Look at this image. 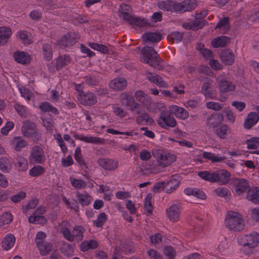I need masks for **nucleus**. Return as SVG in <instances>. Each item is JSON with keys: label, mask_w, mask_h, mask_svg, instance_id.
<instances>
[{"label": "nucleus", "mask_w": 259, "mask_h": 259, "mask_svg": "<svg viewBox=\"0 0 259 259\" xmlns=\"http://www.w3.org/2000/svg\"><path fill=\"white\" fill-rule=\"evenodd\" d=\"M238 244L241 246L240 251L249 256L255 252V248L259 244V234L256 232L239 236L237 237Z\"/></svg>", "instance_id": "nucleus-1"}, {"label": "nucleus", "mask_w": 259, "mask_h": 259, "mask_svg": "<svg viewBox=\"0 0 259 259\" xmlns=\"http://www.w3.org/2000/svg\"><path fill=\"white\" fill-rule=\"evenodd\" d=\"M198 176L210 182H217L221 185H225L229 182L231 175L228 171L221 169L211 172L200 171L198 173Z\"/></svg>", "instance_id": "nucleus-2"}, {"label": "nucleus", "mask_w": 259, "mask_h": 259, "mask_svg": "<svg viewBox=\"0 0 259 259\" xmlns=\"http://www.w3.org/2000/svg\"><path fill=\"white\" fill-rule=\"evenodd\" d=\"M141 61L154 68L159 70L162 69L158 54L154 49L151 47L146 46L142 49Z\"/></svg>", "instance_id": "nucleus-3"}, {"label": "nucleus", "mask_w": 259, "mask_h": 259, "mask_svg": "<svg viewBox=\"0 0 259 259\" xmlns=\"http://www.w3.org/2000/svg\"><path fill=\"white\" fill-rule=\"evenodd\" d=\"M152 154L158 164L162 167L170 165L177 160L175 154L162 149H155L152 150Z\"/></svg>", "instance_id": "nucleus-4"}, {"label": "nucleus", "mask_w": 259, "mask_h": 259, "mask_svg": "<svg viewBox=\"0 0 259 259\" xmlns=\"http://www.w3.org/2000/svg\"><path fill=\"white\" fill-rule=\"evenodd\" d=\"M225 223L227 228L234 231H241L245 226L241 215L236 211H230L227 213Z\"/></svg>", "instance_id": "nucleus-5"}, {"label": "nucleus", "mask_w": 259, "mask_h": 259, "mask_svg": "<svg viewBox=\"0 0 259 259\" xmlns=\"http://www.w3.org/2000/svg\"><path fill=\"white\" fill-rule=\"evenodd\" d=\"M85 231V228L80 225H76L74 227L71 232L67 227H62L61 229V232L64 237L69 241L72 242L75 240L80 241L83 237V233Z\"/></svg>", "instance_id": "nucleus-6"}, {"label": "nucleus", "mask_w": 259, "mask_h": 259, "mask_svg": "<svg viewBox=\"0 0 259 259\" xmlns=\"http://www.w3.org/2000/svg\"><path fill=\"white\" fill-rule=\"evenodd\" d=\"M157 122L161 127L165 129L168 127H174L177 125L176 119L171 117L166 110H162L160 112Z\"/></svg>", "instance_id": "nucleus-7"}, {"label": "nucleus", "mask_w": 259, "mask_h": 259, "mask_svg": "<svg viewBox=\"0 0 259 259\" xmlns=\"http://www.w3.org/2000/svg\"><path fill=\"white\" fill-rule=\"evenodd\" d=\"M249 184L245 179H236L235 182V189L236 192L245 193L247 190L250 194H259V188L253 187L248 189Z\"/></svg>", "instance_id": "nucleus-8"}, {"label": "nucleus", "mask_w": 259, "mask_h": 259, "mask_svg": "<svg viewBox=\"0 0 259 259\" xmlns=\"http://www.w3.org/2000/svg\"><path fill=\"white\" fill-rule=\"evenodd\" d=\"M29 160L33 163H44L46 160V156L43 149L38 146L33 147L29 156Z\"/></svg>", "instance_id": "nucleus-9"}, {"label": "nucleus", "mask_w": 259, "mask_h": 259, "mask_svg": "<svg viewBox=\"0 0 259 259\" xmlns=\"http://www.w3.org/2000/svg\"><path fill=\"white\" fill-rule=\"evenodd\" d=\"M197 5L196 0H184L178 3L175 1V12L184 13L194 10Z\"/></svg>", "instance_id": "nucleus-10"}, {"label": "nucleus", "mask_w": 259, "mask_h": 259, "mask_svg": "<svg viewBox=\"0 0 259 259\" xmlns=\"http://www.w3.org/2000/svg\"><path fill=\"white\" fill-rule=\"evenodd\" d=\"M77 99L80 104L85 106H91L97 102L96 96L91 92H82L78 94Z\"/></svg>", "instance_id": "nucleus-11"}, {"label": "nucleus", "mask_w": 259, "mask_h": 259, "mask_svg": "<svg viewBox=\"0 0 259 259\" xmlns=\"http://www.w3.org/2000/svg\"><path fill=\"white\" fill-rule=\"evenodd\" d=\"M168 109L169 114L174 115L177 118L185 120L189 117V112L183 107L172 105L168 107Z\"/></svg>", "instance_id": "nucleus-12"}, {"label": "nucleus", "mask_w": 259, "mask_h": 259, "mask_svg": "<svg viewBox=\"0 0 259 259\" xmlns=\"http://www.w3.org/2000/svg\"><path fill=\"white\" fill-rule=\"evenodd\" d=\"M181 206L180 204H173L166 209V214L171 222H176L179 220Z\"/></svg>", "instance_id": "nucleus-13"}, {"label": "nucleus", "mask_w": 259, "mask_h": 259, "mask_svg": "<svg viewBox=\"0 0 259 259\" xmlns=\"http://www.w3.org/2000/svg\"><path fill=\"white\" fill-rule=\"evenodd\" d=\"M121 99L122 101H126L125 105L129 107V109L132 111H135L139 113L140 111V105L135 102L134 98L126 93H123L121 95Z\"/></svg>", "instance_id": "nucleus-14"}, {"label": "nucleus", "mask_w": 259, "mask_h": 259, "mask_svg": "<svg viewBox=\"0 0 259 259\" xmlns=\"http://www.w3.org/2000/svg\"><path fill=\"white\" fill-rule=\"evenodd\" d=\"M218 88L221 93H224L233 91L235 89V86L230 81L225 79L222 76L217 78Z\"/></svg>", "instance_id": "nucleus-15"}, {"label": "nucleus", "mask_w": 259, "mask_h": 259, "mask_svg": "<svg viewBox=\"0 0 259 259\" xmlns=\"http://www.w3.org/2000/svg\"><path fill=\"white\" fill-rule=\"evenodd\" d=\"M146 75L149 81L156 84L158 87L163 88H167L168 87V83L161 76L149 71H147L146 72Z\"/></svg>", "instance_id": "nucleus-16"}, {"label": "nucleus", "mask_w": 259, "mask_h": 259, "mask_svg": "<svg viewBox=\"0 0 259 259\" xmlns=\"http://www.w3.org/2000/svg\"><path fill=\"white\" fill-rule=\"evenodd\" d=\"M9 145L15 151L19 152L22 148L27 147L28 143L21 137L16 136L9 141Z\"/></svg>", "instance_id": "nucleus-17"}, {"label": "nucleus", "mask_w": 259, "mask_h": 259, "mask_svg": "<svg viewBox=\"0 0 259 259\" xmlns=\"http://www.w3.org/2000/svg\"><path fill=\"white\" fill-rule=\"evenodd\" d=\"M258 114L255 112H250L244 119L243 126L246 130H250L258 122Z\"/></svg>", "instance_id": "nucleus-18"}, {"label": "nucleus", "mask_w": 259, "mask_h": 259, "mask_svg": "<svg viewBox=\"0 0 259 259\" xmlns=\"http://www.w3.org/2000/svg\"><path fill=\"white\" fill-rule=\"evenodd\" d=\"M21 131L23 135L27 138L35 137L36 133L34 124L29 121L24 122Z\"/></svg>", "instance_id": "nucleus-19"}, {"label": "nucleus", "mask_w": 259, "mask_h": 259, "mask_svg": "<svg viewBox=\"0 0 259 259\" xmlns=\"http://www.w3.org/2000/svg\"><path fill=\"white\" fill-rule=\"evenodd\" d=\"M98 163L100 166L108 170H114L118 166V161L112 159L101 158L98 160Z\"/></svg>", "instance_id": "nucleus-20"}, {"label": "nucleus", "mask_w": 259, "mask_h": 259, "mask_svg": "<svg viewBox=\"0 0 259 259\" xmlns=\"http://www.w3.org/2000/svg\"><path fill=\"white\" fill-rule=\"evenodd\" d=\"M181 178L178 175H174L172 176L170 179L166 183L165 186V190L164 193H171L178 187Z\"/></svg>", "instance_id": "nucleus-21"}, {"label": "nucleus", "mask_w": 259, "mask_h": 259, "mask_svg": "<svg viewBox=\"0 0 259 259\" xmlns=\"http://www.w3.org/2000/svg\"><path fill=\"white\" fill-rule=\"evenodd\" d=\"M131 8L126 5L122 4L120 6L118 10L119 16L122 19L126 20L130 23L133 22V16L131 15Z\"/></svg>", "instance_id": "nucleus-22"}, {"label": "nucleus", "mask_w": 259, "mask_h": 259, "mask_svg": "<svg viewBox=\"0 0 259 259\" xmlns=\"http://www.w3.org/2000/svg\"><path fill=\"white\" fill-rule=\"evenodd\" d=\"M126 85V80L122 77L116 78L109 83V88L115 91H122L125 88Z\"/></svg>", "instance_id": "nucleus-23"}, {"label": "nucleus", "mask_w": 259, "mask_h": 259, "mask_svg": "<svg viewBox=\"0 0 259 259\" xmlns=\"http://www.w3.org/2000/svg\"><path fill=\"white\" fill-rule=\"evenodd\" d=\"M13 57L15 61L21 64H28L31 61L30 56L23 51H16L14 53Z\"/></svg>", "instance_id": "nucleus-24"}, {"label": "nucleus", "mask_w": 259, "mask_h": 259, "mask_svg": "<svg viewBox=\"0 0 259 259\" xmlns=\"http://www.w3.org/2000/svg\"><path fill=\"white\" fill-rule=\"evenodd\" d=\"M78 36L74 37L72 34L68 33L62 37L58 42V45L60 47H66L73 45L78 39Z\"/></svg>", "instance_id": "nucleus-25"}, {"label": "nucleus", "mask_w": 259, "mask_h": 259, "mask_svg": "<svg viewBox=\"0 0 259 259\" xmlns=\"http://www.w3.org/2000/svg\"><path fill=\"white\" fill-rule=\"evenodd\" d=\"M223 117L219 113H213L207 119L206 124L209 127L215 128L223 121Z\"/></svg>", "instance_id": "nucleus-26"}, {"label": "nucleus", "mask_w": 259, "mask_h": 259, "mask_svg": "<svg viewBox=\"0 0 259 259\" xmlns=\"http://www.w3.org/2000/svg\"><path fill=\"white\" fill-rule=\"evenodd\" d=\"M157 7L163 11L175 12V1H159L157 3Z\"/></svg>", "instance_id": "nucleus-27"}, {"label": "nucleus", "mask_w": 259, "mask_h": 259, "mask_svg": "<svg viewBox=\"0 0 259 259\" xmlns=\"http://www.w3.org/2000/svg\"><path fill=\"white\" fill-rule=\"evenodd\" d=\"M16 241L15 236L11 233L7 234L3 238L2 242L3 248L5 250H9L14 245Z\"/></svg>", "instance_id": "nucleus-28"}, {"label": "nucleus", "mask_w": 259, "mask_h": 259, "mask_svg": "<svg viewBox=\"0 0 259 259\" xmlns=\"http://www.w3.org/2000/svg\"><path fill=\"white\" fill-rule=\"evenodd\" d=\"M220 57L222 61L226 65H231L235 61L234 54L229 50L223 51Z\"/></svg>", "instance_id": "nucleus-29"}, {"label": "nucleus", "mask_w": 259, "mask_h": 259, "mask_svg": "<svg viewBox=\"0 0 259 259\" xmlns=\"http://www.w3.org/2000/svg\"><path fill=\"white\" fill-rule=\"evenodd\" d=\"M12 30L10 27L6 26L0 27V45L7 43L11 37Z\"/></svg>", "instance_id": "nucleus-30"}, {"label": "nucleus", "mask_w": 259, "mask_h": 259, "mask_svg": "<svg viewBox=\"0 0 259 259\" xmlns=\"http://www.w3.org/2000/svg\"><path fill=\"white\" fill-rule=\"evenodd\" d=\"M162 36L160 33L157 32H147L142 36L144 42H156L161 39Z\"/></svg>", "instance_id": "nucleus-31"}, {"label": "nucleus", "mask_w": 259, "mask_h": 259, "mask_svg": "<svg viewBox=\"0 0 259 259\" xmlns=\"http://www.w3.org/2000/svg\"><path fill=\"white\" fill-rule=\"evenodd\" d=\"M71 58L69 56H60L56 60V67L57 70L66 68L71 62Z\"/></svg>", "instance_id": "nucleus-32"}, {"label": "nucleus", "mask_w": 259, "mask_h": 259, "mask_svg": "<svg viewBox=\"0 0 259 259\" xmlns=\"http://www.w3.org/2000/svg\"><path fill=\"white\" fill-rule=\"evenodd\" d=\"M136 99L145 105H148L151 103V98L142 90H138L135 92Z\"/></svg>", "instance_id": "nucleus-33"}, {"label": "nucleus", "mask_w": 259, "mask_h": 259, "mask_svg": "<svg viewBox=\"0 0 259 259\" xmlns=\"http://www.w3.org/2000/svg\"><path fill=\"white\" fill-rule=\"evenodd\" d=\"M77 139L81 141L93 144H101L103 143L104 141V139L99 137L92 136H85L83 135H80L77 137Z\"/></svg>", "instance_id": "nucleus-34"}, {"label": "nucleus", "mask_w": 259, "mask_h": 259, "mask_svg": "<svg viewBox=\"0 0 259 259\" xmlns=\"http://www.w3.org/2000/svg\"><path fill=\"white\" fill-rule=\"evenodd\" d=\"M17 37L24 45H29L32 42L31 34L28 32L24 30L18 31Z\"/></svg>", "instance_id": "nucleus-35"}, {"label": "nucleus", "mask_w": 259, "mask_h": 259, "mask_svg": "<svg viewBox=\"0 0 259 259\" xmlns=\"http://www.w3.org/2000/svg\"><path fill=\"white\" fill-rule=\"evenodd\" d=\"M215 133L221 139H225L227 135L230 133V130L228 125L225 124H222L215 127Z\"/></svg>", "instance_id": "nucleus-36"}, {"label": "nucleus", "mask_w": 259, "mask_h": 259, "mask_svg": "<svg viewBox=\"0 0 259 259\" xmlns=\"http://www.w3.org/2000/svg\"><path fill=\"white\" fill-rule=\"evenodd\" d=\"M229 38L226 36H221L214 38L211 41V45L214 48L223 47L229 42Z\"/></svg>", "instance_id": "nucleus-37"}, {"label": "nucleus", "mask_w": 259, "mask_h": 259, "mask_svg": "<svg viewBox=\"0 0 259 259\" xmlns=\"http://www.w3.org/2000/svg\"><path fill=\"white\" fill-rule=\"evenodd\" d=\"M138 124H142L145 122L147 125H152L154 123V119L147 113H143L137 116L136 119Z\"/></svg>", "instance_id": "nucleus-38"}, {"label": "nucleus", "mask_w": 259, "mask_h": 259, "mask_svg": "<svg viewBox=\"0 0 259 259\" xmlns=\"http://www.w3.org/2000/svg\"><path fill=\"white\" fill-rule=\"evenodd\" d=\"M16 164L18 170L22 171H25L28 168L27 159L23 156L19 155L16 158Z\"/></svg>", "instance_id": "nucleus-39"}, {"label": "nucleus", "mask_w": 259, "mask_h": 259, "mask_svg": "<svg viewBox=\"0 0 259 259\" xmlns=\"http://www.w3.org/2000/svg\"><path fill=\"white\" fill-rule=\"evenodd\" d=\"M203 26L202 22L195 20L189 22H186L183 24V27L187 29L196 30L201 28Z\"/></svg>", "instance_id": "nucleus-40"}, {"label": "nucleus", "mask_w": 259, "mask_h": 259, "mask_svg": "<svg viewBox=\"0 0 259 259\" xmlns=\"http://www.w3.org/2000/svg\"><path fill=\"white\" fill-rule=\"evenodd\" d=\"M183 37L182 33L175 31L170 33L167 36L168 41H171L173 43L180 42Z\"/></svg>", "instance_id": "nucleus-41"}, {"label": "nucleus", "mask_w": 259, "mask_h": 259, "mask_svg": "<svg viewBox=\"0 0 259 259\" xmlns=\"http://www.w3.org/2000/svg\"><path fill=\"white\" fill-rule=\"evenodd\" d=\"M203 157L210 160L212 162H219L226 159V157L219 156L210 152H204L202 153Z\"/></svg>", "instance_id": "nucleus-42"}, {"label": "nucleus", "mask_w": 259, "mask_h": 259, "mask_svg": "<svg viewBox=\"0 0 259 259\" xmlns=\"http://www.w3.org/2000/svg\"><path fill=\"white\" fill-rule=\"evenodd\" d=\"M42 50L44 59L47 61H50L53 57V51L51 45L49 44L44 45Z\"/></svg>", "instance_id": "nucleus-43"}, {"label": "nucleus", "mask_w": 259, "mask_h": 259, "mask_svg": "<svg viewBox=\"0 0 259 259\" xmlns=\"http://www.w3.org/2000/svg\"><path fill=\"white\" fill-rule=\"evenodd\" d=\"M45 171V168L40 165L34 166L29 169V175L32 177H36L43 174Z\"/></svg>", "instance_id": "nucleus-44"}, {"label": "nucleus", "mask_w": 259, "mask_h": 259, "mask_svg": "<svg viewBox=\"0 0 259 259\" xmlns=\"http://www.w3.org/2000/svg\"><path fill=\"white\" fill-rule=\"evenodd\" d=\"M107 215L105 212H101L97 219L93 221V224L97 228L102 227L107 221Z\"/></svg>", "instance_id": "nucleus-45"}, {"label": "nucleus", "mask_w": 259, "mask_h": 259, "mask_svg": "<svg viewBox=\"0 0 259 259\" xmlns=\"http://www.w3.org/2000/svg\"><path fill=\"white\" fill-rule=\"evenodd\" d=\"M42 255L48 254L52 248V244L50 242H45L37 247Z\"/></svg>", "instance_id": "nucleus-46"}, {"label": "nucleus", "mask_w": 259, "mask_h": 259, "mask_svg": "<svg viewBox=\"0 0 259 259\" xmlns=\"http://www.w3.org/2000/svg\"><path fill=\"white\" fill-rule=\"evenodd\" d=\"M29 221L30 223L43 225L47 223L46 218L40 215H33L29 217Z\"/></svg>", "instance_id": "nucleus-47"}, {"label": "nucleus", "mask_w": 259, "mask_h": 259, "mask_svg": "<svg viewBox=\"0 0 259 259\" xmlns=\"http://www.w3.org/2000/svg\"><path fill=\"white\" fill-rule=\"evenodd\" d=\"M13 220V215L12 214L9 212H6L3 213L0 217V226L9 225Z\"/></svg>", "instance_id": "nucleus-48"}, {"label": "nucleus", "mask_w": 259, "mask_h": 259, "mask_svg": "<svg viewBox=\"0 0 259 259\" xmlns=\"http://www.w3.org/2000/svg\"><path fill=\"white\" fill-rule=\"evenodd\" d=\"M247 148L248 149H255L259 147V137H252L245 142Z\"/></svg>", "instance_id": "nucleus-49"}, {"label": "nucleus", "mask_w": 259, "mask_h": 259, "mask_svg": "<svg viewBox=\"0 0 259 259\" xmlns=\"http://www.w3.org/2000/svg\"><path fill=\"white\" fill-rule=\"evenodd\" d=\"M19 91L21 96L27 101L30 100L33 95V93L25 87H19Z\"/></svg>", "instance_id": "nucleus-50"}, {"label": "nucleus", "mask_w": 259, "mask_h": 259, "mask_svg": "<svg viewBox=\"0 0 259 259\" xmlns=\"http://www.w3.org/2000/svg\"><path fill=\"white\" fill-rule=\"evenodd\" d=\"M89 46L94 50L98 51L104 54H106L108 52L107 47L102 44H99L94 42H90Z\"/></svg>", "instance_id": "nucleus-51"}, {"label": "nucleus", "mask_w": 259, "mask_h": 259, "mask_svg": "<svg viewBox=\"0 0 259 259\" xmlns=\"http://www.w3.org/2000/svg\"><path fill=\"white\" fill-rule=\"evenodd\" d=\"M11 168L10 161L7 157L0 158V169L5 172H8Z\"/></svg>", "instance_id": "nucleus-52"}, {"label": "nucleus", "mask_w": 259, "mask_h": 259, "mask_svg": "<svg viewBox=\"0 0 259 259\" xmlns=\"http://www.w3.org/2000/svg\"><path fill=\"white\" fill-rule=\"evenodd\" d=\"M163 252L167 259H175L176 255V250L171 246H165Z\"/></svg>", "instance_id": "nucleus-53"}, {"label": "nucleus", "mask_w": 259, "mask_h": 259, "mask_svg": "<svg viewBox=\"0 0 259 259\" xmlns=\"http://www.w3.org/2000/svg\"><path fill=\"white\" fill-rule=\"evenodd\" d=\"M16 112L21 116H26L29 113L28 109L24 105L17 104L14 106Z\"/></svg>", "instance_id": "nucleus-54"}, {"label": "nucleus", "mask_w": 259, "mask_h": 259, "mask_svg": "<svg viewBox=\"0 0 259 259\" xmlns=\"http://www.w3.org/2000/svg\"><path fill=\"white\" fill-rule=\"evenodd\" d=\"M71 185L76 189H81L85 187V183L80 179H76L73 177L70 178Z\"/></svg>", "instance_id": "nucleus-55"}, {"label": "nucleus", "mask_w": 259, "mask_h": 259, "mask_svg": "<svg viewBox=\"0 0 259 259\" xmlns=\"http://www.w3.org/2000/svg\"><path fill=\"white\" fill-rule=\"evenodd\" d=\"M206 107L208 109L219 111L223 108V105L218 102L211 101L206 102Z\"/></svg>", "instance_id": "nucleus-56"}, {"label": "nucleus", "mask_w": 259, "mask_h": 259, "mask_svg": "<svg viewBox=\"0 0 259 259\" xmlns=\"http://www.w3.org/2000/svg\"><path fill=\"white\" fill-rule=\"evenodd\" d=\"M152 195H147L144 203V209L149 213H152L153 206L151 202Z\"/></svg>", "instance_id": "nucleus-57"}, {"label": "nucleus", "mask_w": 259, "mask_h": 259, "mask_svg": "<svg viewBox=\"0 0 259 259\" xmlns=\"http://www.w3.org/2000/svg\"><path fill=\"white\" fill-rule=\"evenodd\" d=\"M166 184L164 182H160L156 183L152 188V191L154 193H161L163 190H165Z\"/></svg>", "instance_id": "nucleus-58"}, {"label": "nucleus", "mask_w": 259, "mask_h": 259, "mask_svg": "<svg viewBox=\"0 0 259 259\" xmlns=\"http://www.w3.org/2000/svg\"><path fill=\"white\" fill-rule=\"evenodd\" d=\"M14 126V124L12 121H8L5 124V126L1 128V133L3 135H7Z\"/></svg>", "instance_id": "nucleus-59"}, {"label": "nucleus", "mask_w": 259, "mask_h": 259, "mask_svg": "<svg viewBox=\"0 0 259 259\" xmlns=\"http://www.w3.org/2000/svg\"><path fill=\"white\" fill-rule=\"evenodd\" d=\"M38 200L36 199H32L26 205L23 206V211L27 213L29 209L34 208L38 204Z\"/></svg>", "instance_id": "nucleus-60"}, {"label": "nucleus", "mask_w": 259, "mask_h": 259, "mask_svg": "<svg viewBox=\"0 0 259 259\" xmlns=\"http://www.w3.org/2000/svg\"><path fill=\"white\" fill-rule=\"evenodd\" d=\"M46 237V235L42 231L38 232L36 235L35 242L37 247L45 242L44 240Z\"/></svg>", "instance_id": "nucleus-61"}, {"label": "nucleus", "mask_w": 259, "mask_h": 259, "mask_svg": "<svg viewBox=\"0 0 259 259\" xmlns=\"http://www.w3.org/2000/svg\"><path fill=\"white\" fill-rule=\"evenodd\" d=\"M185 194H204L205 193L199 189L194 187H188L184 189Z\"/></svg>", "instance_id": "nucleus-62"}, {"label": "nucleus", "mask_w": 259, "mask_h": 259, "mask_svg": "<svg viewBox=\"0 0 259 259\" xmlns=\"http://www.w3.org/2000/svg\"><path fill=\"white\" fill-rule=\"evenodd\" d=\"M78 196V200L82 205H89L91 200L90 195H77Z\"/></svg>", "instance_id": "nucleus-63"}, {"label": "nucleus", "mask_w": 259, "mask_h": 259, "mask_svg": "<svg viewBox=\"0 0 259 259\" xmlns=\"http://www.w3.org/2000/svg\"><path fill=\"white\" fill-rule=\"evenodd\" d=\"M224 112L226 114L227 121L231 123H234L235 120V116L233 112L228 108H226L224 110Z\"/></svg>", "instance_id": "nucleus-64"}]
</instances>
